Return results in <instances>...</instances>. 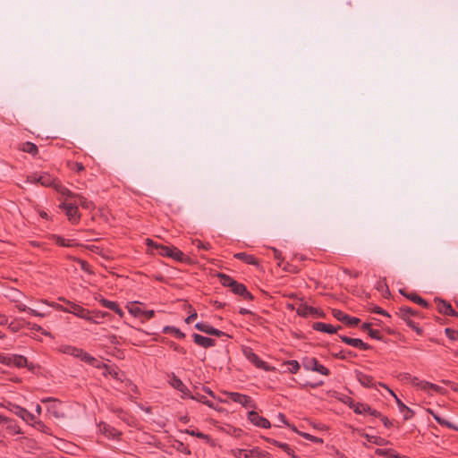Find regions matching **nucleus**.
I'll return each instance as SVG.
<instances>
[{
    "instance_id": "nucleus-1",
    "label": "nucleus",
    "mask_w": 458,
    "mask_h": 458,
    "mask_svg": "<svg viewBox=\"0 0 458 458\" xmlns=\"http://www.w3.org/2000/svg\"><path fill=\"white\" fill-rule=\"evenodd\" d=\"M59 352L64 354L78 358L81 360H82L97 369L102 368V365L100 364V361L98 360H97L95 357L91 356L89 353L86 352L82 349L78 348L76 346L70 345V344H64L59 347Z\"/></svg>"
},
{
    "instance_id": "nucleus-2",
    "label": "nucleus",
    "mask_w": 458,
    "mask_h": 458,
    "mask_svg": "<svg viewBox=\"0 0 458 458\" xmlns=\"http://www.w3.org/2000/svg\"><path fill=\"white\" fill-rule=\"evenodd\" d=\"M0 363L16 368H25L28 365V360L22 355L0 353Z\"/></svg>"
},
{
    "instance_id": "nucleus-3",
    "label": "nucleus",
    "mask_w": 458,
    "mask_h": 458,
    "mask_svg": "<svg viewBox=\"0 0 458 458\" xmlns=\"http://www.w3.org/2000/svg\"><path fill=\"white\" fill-rule=\"evenodd\" d=\"M233 454L236 458H269V454L258 447L250 450L235 449L233 450Z\"/></svg>"
},
{
    "instance_id": "nucleus-4",
    "label": "nucleus",
    "mask_w": 458,
    "mask_h": 458,
    "mask_svg": "<svg viewBox=\"0 0 458 458\" xmlns=\"http://www.w3.org/2000/svg\"><path fill=\"white\" fill-rule=\"evenodd\" d=\"M243 354L247 360L254 364L258 369H261L265 371H271L273 368L270 367L266 361L262 360L251 348L246 347L243 349Z\"/></svg>"
},
{
    "instance_id": "nucleus-5",
    "label": "nucleus",
    "mask_w": 458,
    "mask_h": 458,
    "mask_svg": "<svg viewBox=\"0 0 458 458\" xmlns=\"http://www.w3.org/2000/svg\"><path fill=\"white\" fill-rule=\"evenodd\" d=\"M5 408L10 411L19 416L21 420H23L28 424H32L35 421V416L27 411L25 408H22L17 404L8 403L5 405Z\"/></svg>"
},
{
    "instance_id": "nucleus-6",
    "label": "nucleus",
    "mask_w": 458,
    "mask_h": 458,
    "mask_svg": "<svg viewBox=\"0 0 458 458\" xmlns=\"http://www.w3.org/2000/svg\"><path fill=\"white\" fill-rule=\"evenodd\" d=\"M302 301V299H300ZM296 312L299 316L303 318L308 317H316V318H325L326 314L323 310H318L317 308L309 306L308 304L301 302L299 307L296 309Z\"/></svg>"
},
{
    "instance_id": "nucleus-7",
    "label": "nucleus",
    "mask_w": 458,
    "mask_h": 458,
    "mask_svg": "<svg viewBox=\"0 0 458 458\" xmlns=\"http://www.w3.org/2000/svg\"><path fill=\"white\" fill-rule=\"evenodd\" d=\"M225 394L233 402L240 403L244 408H255L256 404L250 396L237 393V392H225Z\"/></svg>"
},
{
    "instance_id": "nucleus-8",
    "label": "nucleus",
    "mask_w": 458,
    "mask_h": 458,
    "mask_svg": "<svg viewBox=\"0 0 458 458\" xmlns=\"http://www.w3.org/2000/svg\"><path fill=\"white\" fill-rule=\"evenodd\" d=\"M42 403H48L47 411L56 419H61L64 417V412L63 411L61 406L62 403L57 399L53 397L44 398L41 401Z\"/></svg>"
},
{
    "instance_id": "nucleus-9",
    "label": "nucleus",
    "mask_w": 458,
    "mask_h": 458,
    "mask_svg": "<svg viewBox=\"0 0 458 458\" xmlns=\"http://www.w3.org/2000/svg\"><path fill=\"white\" fill-rule=\"evenodd\" d=\"M59 208L65 211V215L72 224H77L80 221L81 215L79 213L77 203L63 202L59 205Z\"/></svg>"
},
{
    "instance_id": "nucleus-10",
    "label": "nucleus",
    "mask_w": 458,
    "mask_h": 458,
    "mask_svg": "<svg viewBox=\"0 0 458 458\" xmlns=\"http://www.w3.org/2000/svg\"><path fill=\"white\" fill-rule=\"evenodd\" d=\"M62 310L64 312L72 313L78 318H84L86 320L90 319L89 311L88 310L71 301H67V307L62 308Z\"/></svg>"
},
{
    "instance_id": "nucleus-11",
    "label": "nucleus",
    "mask_w": 458,
    "mask_h": 458,
    "mask_svg": "<svg viewBox=\"0 0 458 458\" xmlns=\"http://www.w3.org/2000/svg\"><path fill=\"white\" fill-rule=\"evenodd\" d=\"M378 385L380 386H383L384 388H386L388 393L394 396L395 402H396V404L399 408V411L400 412L403 413V419L405 420H408L410 419H411V417L414 415V411L409 408L408 406H406L398 397L397 395L394 394V392L393 390H391L386 385L383 384V383H378Z\"/></svg>"
},
{
    "instance_id": "nucleus-12",
    "label": "nucleus",
    "mask_w": 458,
    "mask_h": 458,
    "mask_svg": "<svg viewBox=\"0 0 458 458\" xmlns=\"http://www.w3.org/2000/svg\"><path fill=\"white\" fill-rule=\"evenodd\" d=\"M333 316L337 320L344 323L345 325H347L349 327H355L360 322V318H358L356 317H351L340 310H333Z\"/></svg>"
},
{
    "instance_id": "nucleus-13",
    "label": "nucleus",
    "mask_w": 458,
    "mask_h": 458,
    "mask_svg": "<svg viewBox=\"0 0 458 458\" xmlns=\"http://www.w3.org/2000/svg\"><path fill=\"white\" fill-rule=\"evenodd\" d=\"M249 420L255 426L262 428H269L271 424L267 419L260 416L257 411H251L248 413Z\"/></svg>"
},
{
    "instance_id": "nucleus-14",
    "label": "nucleus",
    "mask_w": 458,
    "mask_h": 458,
    "mask_svg": "<svg viewBox=\"0 0 458 458\" xmlns=\"http://www.w3.org/2000/svg\"><path fill=\"white\" fill-rule=\"evenodd\" d=\"M0 423L5 425V428L9 434H21V429L14 420L0 415Z\"/></svg>"
},
{
    "instance_id": "nucleus-15",
    "label": "nucleus",
    "mask_w": 458,
    "mask_h": 458,
    "mask_svg": "<svg viewBox=\"0 0 458 458\" xmlns=\"http://www.w3.org/2000/svg\"><path fill=\"white\" fill-rule=\"evenodd\" d=\"M339 337L342 342H344V344H346L348 345L353 346L355 348H358V349H360L363 351H367L371 348V346L369 344L364 343L361 339L351 338L346 335H339Z\"/></svg>"
},
{
    "instance_id": "nucleus-16",
    "label": "nucleus",
    "mask_w": 458,
    "mask_h": 458,
    "mask_svg": "<svg viewBox=\"0 0 458 458\" xmlns=\"http://www.w3.org/2000/svg\"><path fill=\"white\" fill-rule=\"evenodd\" d=\"M195 328L200 332L207 334V335H215V336H218V337L225 335L223 331L216 329V328L213 327L211 325L205 323V322H198L195 325Z\"/></svg>"
},
{
    "instance_id": "nucleus-17",
    "label": "nucleus",
    "mask_w": 458,
    "mask_h": 458,
    "mask_svg": "<svg viewBox=\"0 0 458 458\" xmlns=\"http://www.w3.org/2000/svg\"><path fill=\"white\" fill-rule=\"evenodd\" d=\"M353 411L357 414H365L369 413L373 417H381V413L372 409L369 404L357 403V404H353Z\"/></svg>"
},
{
    "instance_id": "nucleus-18",
    "label": "nucleus",
    "mask_w": 458,
    "mask_h": 458,
    "mask_svg": "<svg viewBox=\"0 0 458 458\" xmlns=\"http://www.w3.org/2000/svg\"><path fill=\"white\" fill-rule=\"evenodd\" d=\"M168 258L184 264H191L192 262L191 259L188 255L184 254L182 250L174 246L171 247Z\"/></svg>"
},
{
    "instance_id": "nucleus-19",
    "label": "nucleus",
    "mask_w": 458,
    "mask_h": 458,
    "mask_svg": "<svg viewBox=\"0 0 458 458\" xmlns=\"http://www.w3.org/2000/svg\"><path fill=\"white\" fill-rule=\"evenodd\" d=\"M30 180L31 182H39L41 185L43 186H53L55 188V183H56L57 182L55 181V178H53L50 174H40V175H37V174H34V175H31L30 177Z\"/></svg>"
},
{
    "instance_id": "nucleus-20",
    "label": "nucleus",
    "mask_w": 458,
    "mask_h": 458,
    "mask_svg": "<svg viewBox=\"0 0 458 458\" xmlns=\"http://www.w3.org/2000/svg\"><path fill=\"white\" fill-rule=\"evenodd\" d=\"M230 289L234 294L242 296L245 300H253V295L247 290V287L242 283L235 281L233 285Z\"/></svg>"
},
{
    "instance_id": "nucleus-21",
    "label": "nucleus",
    "mask_w": 458,
    "mask_h": 458,
    "mask_svg": "<svg viewBox=\"0 0 458 458\" xmlns=\"http://www.w3.org/2000/svg\"><path fill=\"white\" fill-rule=\"evenodd\" d=\"M147 244L149 247H152V250H155L158 255L167 258L169 257L172 245L156 243L150 239H147Z\"/></svg>"
},
{
    "instance_id": "nucleus-22",
    "label": "nucleus",
    "mask_w": 458,
    "mask_h": 458,
    "mask_svg": "<svg viewBox=\"0 0 458 458\" xmlns=\"http://www.w3.org/2000/svg\"><path fill=\"white\" fill-rule=\"evenodd\" d=\"M356 378L365 387L374 388L376 387L377 383L374 380V377L370 375L365 374L360 371H356Z\"/></svg>"
},
{
    "instance_id": "nucleus-23",
    "label": "nucleus",
    "mask_w": 458,
    "mask_h": 458,
    "mask_svg": "<svg viewBox=\"0 0 458 458\" xmlns=\"http://www.w3.org/2000/svg\"><path fill=\"white\" fill-rule=\"evenodd\" d=\"M193 341L196 344L203 347V348H210L216 345V342L215 339L203 336L199 334L192 335Z\"/></svg>"
},
{
    "instance_id": "nucleus-24",
    "label": "nucleus",
    "mask_w": 458,
    "mask_h": 458,
    "mask_svg": "<svg viewBox=\"0 0 458 458\" xmlns=\"http://www.w3.org/2000/svg\"><path fill=\"white\" fill-rule=\"evenodd\" d=\"M399 293L403 296H405L410 301H413L414 303L419 304L420 306H421L423 308L428 307V301L425 299L421 298L420 295H418L416 293H407L404 289H400Z\"/></svg>"
},
{
    "instance_id": "nucleus-25",
    "label": "nucleus",
    "mask_w": 458,
    "mask_h": 458,
    "mask_svg": "<svg viewBox=\"0 0 458 458\" xmlns=\"http://www.w3.org/2000/svg\"><path fill=\"white\" fill-rule=\"evenodd\" d=\"M312 328L318 332L327 333V334H335L338 329L342 328L341 327H334L330 324H326L323 322H315L312 325Z\"/></svg>"
},
{
    "instance_id": "nucleus-26",
    "label": "nucleus",
    "mask_w": 458,
    "mask_h": 458,
    "mask_svg": "<svg viewBox=\"0 0 458 458\" xmlns=\"http://www.w3.org/2000/svg\"><path fill=\"white\" fill-rule=\"evenodd\" d=\"M170 384L171 386L177 389L178 391H180L182 394H183V397H188L189 394H191L190 390L188 389V387L183 384V382L179 378L177 377L175 375H173L171 380H170Z\"/></svg>"
},
{
    "instance_id": "nucleus-27",
    "label": "nucleus",
    "mask_w": 458,
    "mask_h": 458,
    "mask_svg": "<svg viewBox=\"0 0 458 458\" xmlns=\"http://www.w3.org/2000/svg\"><path fill=\"white\" fill-rule=\"evenodd\" d=\"M50 240L54 241L57 245L62 247H74L79 246V243L74 242L73 240H67L57 234H51Z\"/></svg>"
},
{
    "instance_id": "nucleus-28",
    "label": "nucleus",
    "mask_w": 458,
    "mask_h": 458,
    "mask_svg": "<svg viewBox=\"0 0 458 458\" xmlns=\"http://www.w3.org/2000/svg\"><path fill=\"white\" fill-rule=\"evenodd\" d=\"M233 257L239 260L243 261L246 264L255 265V266L259 265V261H258L257 258L255 256H253L251 254H248L246 252L235 253Z\"/></svg>"
},
{
    "instance_id": "nucleus-29",
    "label": "nucleus",
    "mask_w": 458,
    "mask_h": 458,
    "mask_svg": "<svg viewBox=\"0 0 458 458\" xmlns=\"http://www.w3.org/2000/svg\"><path fill=\"white\" fill-rule=\"evenodd\" d=\"M418 384V387L420 388L421 390L423 391H428V390H433L437 393H439V394H443L444 393V388L437 386V385H435L433 383H430V382H428V381H420L417 383Z\"/></svg>"
},
{
    "instance_id": "nucleus-30",
    "label": "nucleus",
    "mask_w": 458,
    "mask_h": 458,
    "mask_svg": "<svg viewBox=\"0 0 458 458\" xmlns=\"http://www.w3.org/2000/svg\"><path fill=\"white\" fill-rule=\"evenodd\" d=\"M417 311L414 310L413 309L410 308V307H407V306H402L398 312H397V315L402 318L403 319L404 321L405 320H409L411 319V317L413 316H416L417 315Z\"/></svg>"
},
{
    "instance_id": "nucleus-31",
    "label": "nucleus",
    "mask_w": 458,
    "mask_h": 458,
    "mask_svg": "<svg viewBox=\"0 0 458 458\" xmlns=\"http://www.w3.org/2000/svg\"><path fill=\"white\" fill-rule=\"evenodd\" d=\"M74 199H76L75 203H77V205L79 204L84 209L92 210L95 208V204L91 200H89L80 194H77Z\"/></svg>"
},
{
    "instance_id": "nucleus-32",
    "label": "nucleus",
    "mask_w": 458,
    "mask_h": 458,
    "mask_svg": "<svg viewBox=\"0 0 458 458\" xmlns=\"http://www.w3.org/2000/svg\"><path fill=\"white\" fill-rule=\"evenodd\" d=\"M318 360L314 357H305L301 360L302 367L306 370L314 371Z\"/></svg>"
},
{
    "instance_id": "nucleus-33",
    "label": "nucleus",
    "mask_w": 458,
    "mask_h": 458,
    "mask_svg": "<svg viewBox=\"0 0 458 458\" xmlns=\"http://www.w3.org/2000/svg\"><path fill=\"white\" fill-rule=\"evenodd\" d=\"M435 302L437 303V309L440 313L446 315V313L451 310L452 305L446 301L436 298Z\"/></svg>"
},
{
    "instance_id": "nucleus-34",
    "label": "nucleus",
    "mask_w": 458,
    "mask_h": 458,
    "mask_svg": "<svg viewBox=\"0 0 458 458\" xmlns=\"http://www.w3.org/2000/svg\"><path fill=\"white\" fill-rule=\"evenodd\" d=\"M100 364L102 365L101 369H106V371L103 373L104 376L110 375L113 378L122 381V378L120 377V373L116 368L108 367L106 364L101 361Z\"/></svg>"
},
{
    "instance_id": "nucleus-35",
    "label": "nucleus",
    "mask_w": 458,
    "mask_h": 458,
    "mask_svg": "<svg viewBox=\"0 0 458 458\" xmlns=\"http://www.w3.org/2000/svg\"><path fill=\"white\" fill-rule=\"evenodd\" d=\"M162 332L164 334H173L178 339H183L185 337V334L174 326L165 327Z\"/></svg>"
},
{
    "instance_id": "nucleus-36",
    "label": "nucleus",
    "mask_w": 458,
    "mask_h": 458,
    "mask_svg": "<svg viewBox=\"0 0 458 458\" xmlns=\"http://www.w3.org/2000/svg\"><path fill=\"white\" fill-rule=\"evenodd\" d=\"M361 436L364 437L369 442L373 443L377 445H386L388 443L386 439L381 437L371 436L366 433H362Z\"/></svg>"
},
{
    "instance_id": "nucleus-37",
    "label": "nucleus",
    "mask_w": 458,
    "mask_h": 458,
    "mask_svg": "<svg viewBox=\"0 0 458 458\" xmlns=\"http://www.w3.org/2000/svg\"><path fill=\"white\" fill-rule=\"evenodd\" d=\"M55 189L63 196H66L69 198H75L77 194L72 192L69 189L64 186L60 182L55 183Z\"/></svg>"
},
{
    "instance_id": "nucleus-38",
    "label": "nucleus",
    "mask_w": 458,
    "mask_h": 458,
    "mask_svg": "<svg viewBox=\"0 0 458 458\" xmlns=\"http://www.w3.org/2000/svg\"><path fill=\"white\" fill-rule=\"evenodd\" d=\"M217 276L219 278L220 284L223 286L228 287V288H231L233 285L234 282L236 281L233 277H231L230 276L225 275V274H222V273H219L217 275Z\"/></svg>"
},
{
    "instance_id": "nucleus-39",
    "label": "nucleus",
    "mask_w": 458,
    "mask_h": 458,
    "mask_svg": "<svg viewBox=\"0 0 458 458\" xmlns=\"http://www.w3.org/2000/svg\"><path fill=\"white\" fill-rule=\"evenodd\" d=\"M101 430H103L105 434H106L108 437H111L112 438H118L121 436V432L119 430L105 423L101 426Z\"/></svg>"
},
{
    "instance_id": "nucleus-40",
    "label": "nucleus",
    "mask_w": 458,
    "mask_h": 458,
    "mask_svg": "<svg viewBox=\"0 0 458 458\" xmlns=\"http://www.w3.org/2000/svg\"><path fill=\"white\" fill-rule=\"evenodd\" d=\"M376 454L386 458H401L400 455L392 449H377Z\"/></svg>"
},
{
    "instance_id": "nucleus-41",
    "label": "nucleus",
    "mask_w": 458,
    "mask_h": 458,
    "mask_svg": "<svg viewBox=\"0 0 458 458\" xmlns=\"http://www.w3.org/2000/svg\"><path fill=\"white\" fill-rule=\"evenodd\" d=\"M283 366H285L287 368V370L292 374H296L301 367L300 363L295 360L284 361Z\"/></svg>"
},
{
    "instance_id": "nucleus-42",
    "label": "nucleus",
    "mask_w": 458,
    "mask_h": 458,
    "mask_svg": "<svg viewBox=\"0 0 458 458\" xmlns=\"http://www.w3.org/2000/svg\"><path fill=\"white\" fill-rule=\"evenodd\" d=\"M434 420L441 426L458 431V427L451 423L450 421L441 418L437 413L433 414Z\"/></svg>"
},
{
    "instance_id": "nucleus-43",
    "label": "nucleus",
    "mask_w": 458,
    "mask_h": 458,
    "mask_svg": "<svg viewBox=\"0 0 458 458\" xmlns=\"http://www.w3.org/2000/svg\"><path fill=\"white\" fill-rule=\"evenodd\" d=\"M267 442L271 443L272 445L281 448L283 451H284L288 455H290L291 454H293V449H291V447L289 446L288 444L286 443H281L277 440H275V439H270V438H267Z\"/></svg>"
},
{
    "instance_id": "nucleus-44",
    "label": "nucleus",
    "mask_w": 458,
    "mask_h": 458,
    "mask_svg": "<svg viewBox=\"0 0 458 458\" xmlns=\"http://www.w3.org/2000/svg\"><path fill=\"white\" fill-rule=\"evenodd\" d=\"M21 149H22V151L31 154L33 156L37 155L38 152V146L30 141L23 143Z\"/></svg>"
},
{
    "instance_id": "nucleus-45",
    "label": "nucleus",
    "mask_w": 458,
    "mask_h": 458,
    "mask_svg": "<svg viewBox=\"0 0 458 458\" xmlns=\"http://www.w3.org/2000/svg\"><path fill=\"white\" fill-rule=\"evenodd\" d=\"M138 303L137 301L135 302H131L130 303L127 308H128V311L134 317H140L142 316L144 310L142 309H140L139 306H138Z\"/></svg>"
},
{
    "instance_id": "nucleus-46",
    "label": "nucleus",
    "mask_w": 458,
    "mask_h": 458,
    "mask_svg": "<svg viewBox=\"0 0 458 458\" xmlns=\"http://www.w3.org/2000/svg\"><path fill=\"white\" fill-rule=\"evenodd\" d=\"M185 433L190 435V436H192V437H196L198 438H200V439H203L207 442L210 441V437L207 434H204L197 429H193V428H187L185 430Z\"/></svg>"
},
{
    "instance_id": "nucleus-47",
    "label": "nucleus",
    "mask_w": 458,
    "mask_h": 458,
    "mask_svg": "<svg viewBox=\"0 0 458 458\" xmlns=\"http://www.w3.org/2000/svg\"><path fill=\"white\" fill-rule=\"evenodd\" d=\"M299 435H301L302 437H304L305 439L307 440H310L313 443H316V444H322L323 443V439L320 438V437H315V436H312L309 433H304V432H297Z\"/></svg>"
},
{
    "instance_id": "nucleus-48",
    "label": "nucleus",
    "mask_w": 458,
    "mask_h": 458,
    "mask_svg": "<svg viewBox=\"0 0 458 458\" xmlns=\"http://www.w3.org/2000/svg\"><path fill=\"white\" fill-rule=\"evenodd\" d=\"M99 302H100V304L103 307H105V308H106V309H108V310H110L112 311H114V309L119 305L117 302L113 301H109V300H106V299H101L99 301Z\"/></svg>"
},
{
    "instance_id": "nucleus-49",
    "label": "nucleus",
    "mask_w": 458,
    "mask_h": 458,
    "mask_svg": "<svg viewBox=\"0 0 458 458\" xmlns=\"http://www.w3.org/2000/svg\"><path fill=\"white\" fill-rule=\"evenodd\" d=\"M192 244L198 249V250H208L211 248L210 243L208 242H203L199 239H195L192 241Z\"/></svg>"
},
{
    "instance_id": "nucleus-50",
    "label": "nucleus",
    "mask_w": 458,
    "mask_h": 458,
    "mask_svg": "<svg viewBox=\"0 0 458 458\" xmlns=\"http://www.w3.org/2000/svg\"><path fill=\"white\" fill-rule=\"evenodd\" d=\"M167 344H168L169 347L171 349H173L174 352H176L182 355L186 354L187 351L184 347L179 345L178 344H176L173 341H169Z\"/></svg>"
},
{
    "instance_id": "nucleus-51",
    "label": "nucleus",
    "mask_w": 458,
    "mask_h": 458,
    "mask_svg": "<svg viewBox=\"0 0 458 458\" xmlns=\"http://www.w3.org/2000/svg\"><path fill=\"white\" fill-rule=\"evenodd\" d=\"M445 333L446 335V336L452 340V341H456L458 340V331L457 330H454V329H452L450 327H446L445 329Z\"/></svg>"
},
{
    "instance_id": "nucleus-52",
    "label": "nucleus",
    "mask_w": 458,
    "mask_h": 458,
    "mask_svg": "<svg viewBox=\"0 0 458 458\" xmlns=\"http://www.w3.org/2000/svg\"><path fill=\"white\" fill-rule=\"evenodd\" d=\"M69 167L72 171L76 172V173H81V172L84 171V169H85L82 163H80V162L69 163Z\"/></svg>"
},
{
    "instance_id": "nucleus-53",
    "label": "nucleus",
    "mask_w": 458,
    "mask_h": 458,
    "mask_svg": "<svg viewBox=\"0 0 458 458\" xmlns=\"http://www.w3.org/2000/svg\"><path fill=\"white\" fill-rule=\"evenodd\" d=\"M348 356L354 357L356 355L352 351H341L340 352L334 354V357L340 360H346Z\"/></svg>"
},
{
    "instance_id": "nucleus-54",
    "label": "nucleus",
    "mask_w": 458,
    "mask_h": 458,
    "mask_svg": "<svg viewBox=\"0 0 458 458\" xmlns=\"http://www.w3.org/2000/svg\"><path fill=\"white\" fill-rule=\"evenodd\" d=\"M31 425H34L38 430H40L44 433L50 434L49 428L47 427L43 422H41L39 420H35V421H33V423Z\"/></svg>"
},
{
    "instance_id": "nucleus-55",
    "label": "nucleus",
    "mask_w": 458,
    "mask_h": 458,
    "mask_svg": "<svg viewBox=\"0 0 458 458\" xmlns=\"http://www.w3.org/2000/svg\"><path fill=\"white\" fill-rule=\"evenodd\" d=\"M314 371L324 376H328L330 374V370L319 362L317 364Z\"/></svg>"
},
{
    "instance_id": "nucleus-56",
    "label": "nucleus",
    "mask_w": 458,
    "mask_h": 458,
    "mask_svg": "<svg viewBox=\"0 0 458 458\" xmlns=\"http://www.w3.org/2000/svg\"><path fill=\"white\" fill-rule=\"evenodd\" d=\"M277 420L288 427H290L293 431L295 432H298L297 428L294 427V426H291L288 421H287V419L285 417V415L284 413H278L277 415Z\"/></svg>"
},
{
    "instance_id": "nucleus-57",
    "label": "nucleus",
    "mask_w": 458,
    "mask_h": 458,
    "mask_svg": "<svg viewBox=\"0 0 458 458\" xmlns=\"http://www.w3.org/2000/svg\"><path fill=\"white\" fill-rule=\"evenodd\" d=\"M76 261L80 264V267L83 271L89 274L92 273V271L90 270V266L87 261L80 259H77Z\"/></svg>"
},
{
    "instance_id": "nucleus-58",
    "label": "nucleus",
    "mask_w": 458,
    "mask_h": 458,
    "mask_svg": "<svg viewBox=\"0 0 458 458\" xmlns=\"http://www.w3.org/2000/svg\"><path fill=\"white\" fill-rule=\"evenodd\" d=\"M377 288V290L382 292V294L384 297H386L387 295L390 294L388 286L386 285V283H382V282L378 283Z\"/></svg>"
},
{
    "instance_id": "nucleus-59",
    "label": "nucleus",
    "mask_w": 458,
    "mask_h": 458,
    "mask_svg": "<svg viewBox=\"0 0 458 458\" xmlns=\"http://www.w3.org/2000/svg\"><path fill=\"white\" fill-rule=\"evenodd\" d=\"M371 312L380 314L388 318L390 317V314L387 311H386L385 310L378 306H374L373 308H371Z\"/></svg>"
},
{
    "instance_id": "nucleus-60",
    "label": "nucleus",
    "mask_w": 458,
    "mask_h": 458,
    "mask_svg": "<svg viewBox=\"0 0 458 458\" xmlns=\"http://www.w3.org/2000/svg\"><path fill=\"white\" fill-rule=\"evenodd\" d=\"M369 335L371 338L376 339V340H381L382 339V335H381L380 331L377 330V329H369Z\"/></svg>"
},
{
    "instance_id": "nucleus-61",
    "label": "nucleus",
    "mask_w": 458,
    "mask_h": 458,
    "mask_svg": "<svg viewBox=\"0 0 458 458\" xmlns=\"http://www.w3.org/2000/svg\"><path fill=\"white\" fill-rule=\"evenodd\" d=\"M408 327H410L411 329L415 330L418 334H421L422 330L418 327V325L411 319L405 320Z\"/></svg>"
},
{
    "instance_id": "nucleus-62",
    "label": "nucleus",
    "mask_w": 458,
    "mask_h": 458,
    "mask_svg": "<svg viewBox=\"0 0 458 458\" xmlns=\"http://www.w3.org/2000/svg\"><path fill=\"white\" fill-rule=\"evenodd\" d=\"M188 397L192 400H196L199 403H203V401H205V399L207 398L205 395H202L199 393H196L194 394H190Z\"/></svg>"
},
{
    "instance_id": "nucleus-63",
    "label": "nucleus",
    "mask_w": 458,
    "mask_h": 458,
    "mask_svg": "<svg viewBox=\"0 0 458 458\" xmlns=\"http://www.w3.org/2000/svg\"><path fill=\"white\" fill-rule=\"evenodd\" d=\"M7 325H8V328L13 333L18 332L21 328V326L19 323L14 322V321L8 323Z\"/></svg>"
},
{
    "instance_id": "nucleus-64",
    "label": "nucleus",
    "mask_w": 458,
    "mask_h": 458,
    "mask_svg": "<svg viewBox=\"0 0 458 458\" xmlns=\"http://www.w3.org/2000/svg\"><path fill=\"white\" fill-rule=\"evenodd\" d=\"M142 316H144L147 319H150L155 316V311L153 310H144Z\"/></svg>"
}]
</instances>
